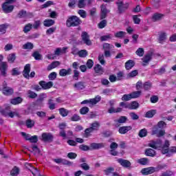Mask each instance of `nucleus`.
<instances>
[{
  "label": "nucleus",
  "instance_id": "nucleus-1",
  "mask_svg": "<svg viewBox=\"0 0 176 176\" xmlns=\"http://www.w3.org/2000/svg\"><path fill=\"white\" fill-rule=\"evenodd\" d=\"M148 146L153 148V149H160L162 155L168 153V147L170 146V141L165 140L164 143H162V140H157V141H152L148 144Z\"/></svg>",
  "mask_w": 176,
  "mask_h": 176
},
{
  "label": "nucleus",
  "instance_id": "nucleus-2",
  "mask_svg": "<svg viewBox=\"0 0 176 176\" xmlns=\"http://www.w3.org/2000/svg\"><path fill=\"white\" fill-rule=\"evenodd\" d=\"M82 24V20L76 16H72L69 17L66 21V25L67 27H78Z\"/></svg>",
  "mask_w": 176,
  "mask_h": 176
},
{
  "label": "nucleus",
  "instance_id": "nucleus-3",
  "mask_svg": "<svg viewBox=\"0 0 176 176\" xmlns=\"http://www.w3.org/2000/svg\"><path fill=\"white\" fill-rule=\"evenodd\" d=\"M100 122L98 121H95L90 124V127L85 129V133L87 137L90 135V133H93V131H98L100 129Z\"/></svg>",
  "mask_w": 176,
  "mask_h": 176
},
{
  "label": "nucleus",
  "instance_id": "nucleus-4",
  "mask_svg": "<svg viewBox=\"0 0 176 176\" xmlns=\"http://www.w3.org/2000/svg\"><path fill=\"white\" fill-rule=\"evenodd\" d=\"M116 4L117 5L118 8V12L119 14H122V13H124L127 9H129V6H130V4L129 3H124L123 1L119 0L117 2H116Z\"/></svg>",
  "mask_w": 176,
  "mask_h": 176
},
{
  "label": "nucleus",
  "instance_id": "nucleus-5",
  "mask_svg": "<svg viewBox=\"0 0 176 176\" xmlns=\"http://www.w3.org/2000/svg\"><path fill=\"white\" fill-rule=\"evenodd\" d=\"M0 113H1L3 116H8L9 118H14V115H16L15 112H12L9 105H6L4 109L0 107Z\"/></svg>",
  "mask_w": 176,
  "mask_h": 176
},
{
  "label": "nucleus",
  "instance_id": "nucleus-6",
  "mask_svg": "<svg viewBox=\"0 0 176 176\" xmlns=\"http://www.w3.org/2000/svg\"><path fill=\"white\" fill-rule=\"evenodd\" d=\"M100 101H101V96H97L94 98H91L89 100H85L82 102H81L80 104L81 105L89 104V107H93V105H96V104H98Z\"/></svg>",
  "mask_w": 176,
  "mask_h": 176
},
{
  "label": "nucleus",
  "instance_id": "nucleus-7",
  "mask_svg": "<svg viewBox=\"0 0 176 176\" xmlns=\"http://www.w3.org/2000/svg\"><path fill=\"white\" fill-rule=\"evenodd\" d=\"M3 94L4 96H12L14 93V89L10 87H8V82L6 81L3 82Z\"/></svg>",
  "mask_w": 176,
  "mask_h": 176
},
{
  "label": "nucleus",
  "instance_id": "nucleus-8",
  "mask_svg": "<svg viewBox=\"0 0 176 176\" xmlns=\"http://www.w3.org/2000/svg\"><path fill=\"white\" fill-rule=\"evenodd\" d=\"M54 136L51 133H43L41 134V141L43 142H53Z\"/></svg>",
  "mask_w": 176,
  "mask_h": 176
},
{
  "label": "nucleus",
  "instance_id": "nucleus-9",
  "mask_svg": "<svg viewBox=\"0 0 176 176\" xmlns=\"http://www.w3.org/2000/svg\"><path fill=\"white\" fill-rule=\"evenodd\" d=\"M112 56V54H111V51H104V54H100L98 56V60L99 63L102 65H105V59L104 57L106 58H108L109 57H111Z\"/></svg>",
  "mask_w": 176,
  "mask_h": 176
},
{
  "label": "nucleus",
  "instance_id": "nucleus-10",
  "mask_svg": "<svg viewBox=\"0 0 176 176\" xmlns=\"http://www.w3.org/2000/svg\"><path fill=\"white\" fill-rule=\"evenodd\" d=\"M109 10L107 9V6L105 4H102L100 6V20H104L107 18V15L109 13Z\"/></svg>",
  "mask_w": 176,
  "mask_h": 176
},
{
  "label": "nucleus",
  "instance_id": "nucleus-11",
  "mask_svg": "<svg viewBox=\"0 0 176 176\" xmlns=\"http://www.w3.org/2000/svg\"><path fill=\"white\" fill-rule=\"evenodd\" d=\"M38 84L43 90H49V89H52V87L54 85L52 81L46 82V81L43 80L40 81Z\"/></svg>",
  "mask_w": 176,
  "mask_h": 176
},
{
  "label": "nucleus",
  "instance_id": "nucleus-12",
  "mask_svg": "<svg viewBox=\"0 0 176 176\" xmlns=\"http://www.w3.org/2000/svg\"><path fill=\"white\" fill-rule=\"evenodd\" d=\"M81 38L84 43L87 46L91 45V41L90 40V36L86 32H82L81 34Z\"/></svg>",
  "mask_w": 176,
  "mask_h": 176
},
{
  "label": "nucleus",
  "instance_id": "nucleus-13",
  "mask_svg": "<svg viewBox=\"0 0 176 176\" xmlns=\"http://www.w3.org/2000/svg\"><path fill=\"white\" fill-rule=\"evenodd\" d=\"M13 9H14V6L9 5L7 3H3L2 4V10L4 13H12V12H13Z\"/></svg>",
  "mask_w": 176,
  "mask_h": 176
},
{
  "label": "nucleus",
  "instance_id": "nucleus-14",
  "mask_svg": "<svg viewBox=\"0 0 176 176\" xmlns=\"http://www.w3.org/2000/svg\"><path fill=\"white\" fill-rule=\"evenodd\" d=\"M30 72H31V65L26 64L23 71V75L26 79H30Z\"/></svg>",
  "mask_w": 176,
  "mask_h": 176
},
{
  "label": "nucleus",
  "instance_id": "nucleus-15",
  "mask_svg": "<svg viewBox=\"0 0 176 176\" xmlns=\"http://www.w3.org/2000/svg\"><path fill=\"white\" fill-rule=\"evenodd\" d=\"M141 173L143 175H149L151 174H153V173H155V167L151 166V167L144 168L142 169Z\"/></svg>",
  "mask_w": 176,
  "mask_h": 176
},
{
  "label": "nucleus",
  "instance_id": "nucleus-16",
  "mask_svg": "<svg viewBox=\"0 0 176 176\" xmlns=\"http://www.w3.org/2000/svg\"><path fill=\"white\" fill-rule=\"evenodd\" d=\"M164 134H166V131L164 130L159 131L157 126L154 127L152 131V135H157V137H163Z\"/></svg>",
  "mask_w": 176,
  "mask_h": 176
},
{
  "label": "nucleus",
  "instance_id": "nucleus-17",
  "mask_svg": "<svg viewBox=\"0 0 176 176\" xmlns=\"http://www.w3.org/2000/svg\"><path fill=\"white\" fill-rule=\"evenodd\" d=\"M6 69H8V64L6 63V62H1L0 65V71L2 76H6Z\"/></svg>",
  "mask_w": 176,
  "mask_h": 176
},
{
  "label": "nucleus",
  "instance_id": "nucleus-18",
  "mask_svg": "<svg viewBox=\"0 0 176 176\" xmlns=\"http://www.w3.org/2000/svg\"><path fill=\"white\" fill-rule=\"evenodd\" d=\"M118 162L122 166V167H125L126 168L130 167L131 166V162L127 160H123L120 158L118 160Z\"/></svg>",
  "mask_w": 176,
  "mask_h": 176
},
{
  "label": "nucleus",
  "instance_id": "nucleus-19",
  "mask_svg": "<svg viewBox=\"0 0 176 176\" xmlns=\"http://www.w3.org/2000/svg\"><path fill=\"white\" fill-rule=\"evenodd\" d=\"M152 59V54H147L142 60L143 61L142 65L143 67H146L149 64V62Z\"/></svg>",
  "mask_w": 176,
  "mask_h": 176
},
{
  "label": "nucleus",
  "instance_id": "nucleus-20",
  "mask_svg": "<svg viewBox=\"0 0 176 176\" xmlns=\"http://www.w3.org/2000/svg\"><path fill=\"white\" fill-rule=\"evenodd\" d=\"M133 127L131 126H121L119 128L118 132L120 134H126L129 133L131 130H132Z\"/></svg>",
  "mask_w": 176,
  "mask_h": 176
},
{
  "label": "nucleus",
  "instance_id": "nucleus-21",
  "mask_svg": "<svg viewBox=\"0 0 176 176\" xmlns=\"http://www.w3.org/2000/svg\"><path fill=\"white\" fill-rule=\"evenodd\" d=\"M105 146V144L104 143H91L90 144V149H101V148H104Z\"/></svg>",
  "mask_w": 176,
  "mask_h": 176
},
{
  "label": "nucleus",
  "instance_id": "nucleus-22",
  "mask_svg": "<svg viewBox=\"0 0 176 176\" xmlns=\"http://www.w3.org/2000/svg\"><path fill=\"white\" fill-rule=\"evenodd\" d=\"M71 74H72V69L71 68H69L67 69H61L59 71L60 76H67V75H71Z\"/></svg>",
  "mask_w": 176,
  "mask_h": 176
},
{
  "label": "nucleus",
  "instance_id": "nucleus-23",
  "mask_svg": "<svg viewBox=\"0 0 176 176\" xmlns=\"http://www.w3.org/2000/svg\"><path fill=\"white\" fill-rule=\"evenodd\" d=\"M164 17V14L159 12L155 13L152 16L153 21H160Z\"/></svg>",
  "mask_w": 176,
  "mask_h": 176
},
{
  "label": "nucleus",
  "instance_id": "nucleus-24",
  "mask_svg": "<svg viewBox=\"0 0 176 176\" xmlns=\"http://www.w3.org/2000/svg\"><path fill=\"white\" fill-rule=\"evenodd\" d=\"M54 162L57 164H65V165L71 164V162L63 158L54 159Z\"/></svg>",
  "mask_w": 176,
  "mask_h": 176
},
{
  "label": "nucleus",
  "instance_id": "nucleus-25",
  "mask_svg": "<svg viewBox=\"0 0 176 176\" xmlns=\"http://www.w3.org/2000/svg\"><path fill=\"white\" fill-rule=\"evenodd\" d=\"M94 69L96 72V74H98V75H102L104 74V68L100 65L97 64L94 67Z\"/></svg>",
  "mask_w": 176,
  "mask_h": 176
},
{
  "label": "nucleus",
  "instance_id": "nucleus-26",
  "mask_svg": "<svg viewBox=\"0 0 176 176\" xmlns=\"http://www.w3.org/2000/svg\"><path fill=\"white\" fill-rule=\"evenodd\" d=\"M167 164H160L156 167H154L155 173H158L160 170H164V168H167Z\"/></svg>",
  "mask_w": 176,
  "mask_h": 176
},
{
  "label": "nucleus",
  "instance_id": "nucleus-27",
  "mask_svg": "<svg viewBox=\"0 0 176 176\" xmlns=\"http://www.w3.org/2000/svg\"><path fill=\"white\" fill-rule=\"evenodd\" d=\"M145 155L151 157H155L156 156V151L152 148H147L145 151Z\"/></svg>",
  "mask_w": 176,
  "mask_h": 176
},
{
  "label": "nucleus",
  "instance_id": "nucleus-28",
  "mask_svg": "<svg viewBox=\"0 0 176 176\" xmlns=\"http://www.w3.org/2000/svg\"><path fill=\"white\" fill-rule=\"evenodd\" d=\"M10 102L12 105H18V104H21V102H23V98L18 96L15 98L11 99Z\"/></svg>",
  "mask_w": 176,
  "mask_h": 176
},
{
  "label": "nucleus",
  "instance_id": "nucleus-29",
  "mask_svg": "<svg viewBox=\"0 0 176 176\" xmlns=\"http://www.w3.org/2000/svg\"><path fill=\"white\" fill-rule=\"evenodd\" d=\"M60 65V62L56 60L52 62L50 65L47 66V71H52V69H54V68H57Z\"/></svg>",
  "mask_w": 176,
  "mask_h": 176
},
{
  "label": "nucleus",
  "instance_id": "nucleus-30",
  "mask_svg": "<svg viewBox=\"0 0 176 176\" xmlns=\"http://www.w3.org/2000/svg\"><path fill=\"white\" fill-rule=\"evenodd\" d=\"M166 39H167V33L161 32L159 36L158 42L160 43H163Z\"/></svg>",
  "mask_w": 176,
  "mask_h": 176
},
{
  "label": "nucleus",
  "instance_id": "nucleus-31",
  "mask_svg": "<svg viewBox=\"0 0 176 176\" xmlns=\"http://www.w3.org/2000/svg\"><path fill=\"white\" fill-rule=\"evenodd\" d=\"M74 87L76 89V90H83L86 86L85 85V82H78L77 83L74 84Z\"/></svg>",
  "mask_w": 176,
  "mask_h": 176
},
{
  "label": "nucleus",
  "instance_id": "nucleus-32",
  "mask_svg": "<svg viewBox=\"0 0 176 176\" xmlns=\"http://www.w3.org/2000/svg\"><path fill=\"white\" fill-rule=\"evenodd\" d=\"M140 108V103L136 101H133L129 103V109H138Z\"/></svg>",
  "mask_w": 176,
  "mask_h": 176
},
{
  "label": "nucleus",
  "instance_id": "nucleus-33",
  "mask_svg": "<svg viewBox=\"0 0 176 176\" xmlns=\"http://www.w3.org/2000/svg\"><path fill=\"white\" fill-rule=\"evenodd\" d=\"M43 25L45 27H52V25H54V20L45 19L43 22Z\"/></svg>",
  "mask_w": 176,
  "mask_h": 176
},
{
  "label": "nucleus",
  "instance_id": "nucleus-34",
  "mask_svg": "<svg viewBox=\"0 0 176 176\" xmlns=\"http://www.w3.org/2000/svg\"><path fill=\"white\" fill-rule=\"evenodd\" d=\"M109 113H118L122 112V108L118 107L115 109L113 107H111L108 110Z\"/></svg>",
  "mask_w": 176,
  "mask_h": 176
},
{
  "label": "nucleus",
  "instance_id": "nucleus-35",
  "mask_svg": "<svg viewBox=\"0 0 176 176\" xmlns=\"http://www.w3.org/2000/svg\"><path fill=\"white\" fill-rule=\"evenodd\" d=\"M134 65H135V63L133 61V60H129L125 63V68H126V69H131V68H133V67H134Z\"/></svg>",
  "mask_w": 176,
  "mask_h": 176
},
{
  "label": "nucleus",
  "instance_id": "nucleus-36",
  "mask_svg": "<svg viewBox=\"0 0 176 176\" xmlns=\"http://www.w3.org/2000/svg\"><path fill=\"white\" fill-rule=\"evenodd\" d=\"M59 113L60 115H61V116L65 118V116H68V113H69V111L64 108H60L59 109Z\"/></svg>",
  "mask_w": 176,
  "mask_h": 176
},
{
  "label": "nucleus",
  "instance_id": "nucleus-37",
  "mask_svg": "<svg viewBox=\"0 0 176 176\" xmlns=\"http://www.w3.org/2000/svg\"><path fill=\"white\" fill-rule=\"evenodd\" d=\"M31 30H32V24L28 23L23 28V32L25 34H28V32H30Z\"/></svg>",
  "mask_w": 176,
  "mask_h": 176
},
{
  "label": "nucleus",
  "instance_id": "nucleus-38",
  "mask_svg": "<svg viewBox=\"0 0 176 176\" xmlns=\"http://www.w3.org/2000/svg\"><path fill=\"white\" fill-rule=\"evenodd\" d=\"M16 17H18V19H24V17H27V11L23 10L19 11Z\"/></svg>",
  "mask_w": 176,
  "mask_h": 176
},
{
  "label": "nucleus",
  "instance_id": "nucleus-39",
  "mask_svg": "<svg viewBox=\"0 0 176 176\" xmlns=\"http://www.w3.org/2000/svg\"><path fill=\"white\" fill-rule=\"evenodd\" d=\"M111 49H113V45H111L108 43H104L103 44V50H104V52L111 50Z\"/></svg>",
  "mask_w": 176,
  "mask_h": 176
},
{
  "label": "nucleus",
  "instance_id": "nucleus-40",
  "mask_svg": "<svg viewBox=\"0 0 176 176\" xmlns=\"http://www.w3.org/2000/svg\"><path fill=\"white\" fill-rule=\"evenodd\" d=\"M23 49H25V50H31L34 49V44H32V43L28 42L23 45Z\"/></svg>",
  "mask_w": 176,
  "mask_h": 176
},
{
  "label": "nucleus",
  "instance_id": "nucleus-41",
  "mask_svg": "<svg viewBox=\"0 0 176 176\" xmlns=\"http://www.w3.org/2000/svg\"><path fill=\"white\" fill-rule=\"evenodd\" d=\"M26 126L28 129H32V127H34V126H35V121H34L31 119H28L26 121Z\"/></svg>",
  "mask_w": 176,
  "mask_h": 176
},
{
  "label": "nucleus",
  "instance_id": "nucleus-42",
  "mask_svg": "<svg viewBox=\"0 0 176 176\" xmlns=\"http://www.w3.org/2000/svg\"><path fill=\"white\" fill-rule=\"evenodd\" d=\"M142 92L141 91H136L131 93V96L132 98H138L139 97H141V94Z\"/></svg>",
  "mask_w": 176,
  "mask_h": 176
},
{
  "label": "nucleus",
  "instance_id": "nucleus-43",
  "mask_svg": "<svg viewBox=\"0 0 176 176\" xmlns=\"http://www.w3.org/2000/svg\"><path fill=\"white\" fill-rule=\"evenodd\" d=\"M151 3L155 9L160 8V0H152Z\"/></svg>",
  "mask_w": 176,
  "mask_h": 176
},
{
  "label": "nucleus",
  "instance_id": "nucleus-44",
  "mask_svg": "<svg viewBox=\"0 0 176 176\" xmlns=\"http://www.w3.org/2000/svg\"><path fill=\"white\" fill-rule=\"evenodd\" d=\"M48 105L49 108L51 110L56 109V103H54V101L53 99H49L48 100Z\"/></svg>",
  "mask_w": 176,
  "mask_h": 176
},
{
  "label": "nucleus",
  "instance_id": "nucleus-45",
  "mask_svg": "<svg viewBox=\"0 0 176 176\" xmlns=\"http://www.w3.org/2000/svg\"><path fill=\"white\" fill-rule=\"evenodd\" d=\"M7 59L8 63H14V60H16V54H10Z\"/></svg>",
  "mask_w": 176,
  "mask_h": 176
},
{
  "label": "nucleus",
  "instance_id": "nucleus-46",
  "mask_svg": "<svg viewBox=\"0 0 176 176\" xmlns=\"http://www.w3.org/2000/svg\"><path fill=\"white\" fill-rule=\"evenodd\" d=\"M148 131H146V129H143L140 131L138 135L139 137H140V138H144V137H146Z\"/></svg>",
  "mask_w": 176,
  "mask_h": 176
},
{
  "label": "nucleus",
  "instance_id": "nucleus-47",
  "mask_svg": "<svg viewBox=\"0 0 176 176\" xmlns=\"http://www.w3.org/2000/svg\"><path fill=\"white\" fill-rule=\"evenodd\" d=\"M170 153H176V146H169L168 147V152L166 153V156L170 157Z\"/></svg>",
  "mask_w": 176,
  "mask_h": 176
},
{
  "label": "nucleus",
  "instance_id": "nucleus-48",
  "mask_svg": "<svg viewBox=\"0 0 176 176\" xmlns=\"http://www.w3.org/2000/svg\"><path fill=\"white\" fill-rule=\"evenodd\" d=\"M65 50H67L66 48H63V50H61V48H57L54 52L55 55L60 56V54L65 53Z\"/></svg>",
  "mask_w": 176,
  "mask_h": 176
},
{
  "label": "nucleus",
  "instance_id": "nucleus-49",
  "mask_svg": "<svg viewBox=\"0 0 176 176\" xmlns=\"http://www.w3.org/2000/svg\"><path fill=\"white\" fill-rule=\"evenodd\" d=\"M148 162L149 160H148V158H142L138 160V163H139V164H142V166H145Z\"/></svg>",
  "mask_w": 176,
  "mask_h": 176
},
{
  "label": "nucleus",
  "instance_id": "nucleus-50",
  "mask_svg": "<svg viewBox=\"0 0 176 176\" xmlns=\"http://www.w3.org/2000/svg\"><path fill=\"white\" fill-rule=\"evenodd\" d=\"M156 113V111L155 110H150L147 111L145 114L146 118H153V116H155Z\"/></svg>",
  "mask_w": 176,
  "mask_h": 176
},
{
  "label": "nucleus",
  "instance_id": "nucleus-51",
  "mask_svg": "<svg viewBox=\"0 0 176 176\" xmlns=\"http://www.w3.org/2000/svg\"><path fill=\"white\" fill-rule=\"evenodd\" d=\"M89 111H90L89 107H83L80 109V113L81 115H86L87 113H89Z\"/></svg>",
  "mask_w": 176,
  "mask_h": 176
},
{
  "label": "nucleus",
  "instance_id": "nucleus-52",
  "mask_svg": "<svg viewBox=\"0 0 176 176\" xmlns=\"http://www.w3.org/2000/svg\"><path fill=\"white\" fill-rule=\"evenodd\" d=\"M86 6V0H78V8L80 9H83Z\"/></svg>",
  "mask_w": 176,
  "mask_h": 176
},
{
  "label": "nucleus",
  "instance_id": "nucleus-53",
  "mask_svg": "<svg viewBox=\"0 0 176 176\" xmlns=\"http://www.w3.org/2000/svg\"><path fill=\"white\" fill-rule=\"evenodd\" d=\"M47 98V95L45 93L40 94L38 98L37 99L38 102H42L45 98Z\"/></svg>",
  "mask_w": 176,
  "mask_h": 176
},
{
  "label": "nucleus",
  "instance_id": "nucleus-54",
  "mask_svg": "<svg viewBox=\"0 0 176 176\" xmlns=\"http://www.w3.org/2000/svg\"><path fill=\"white\" fill-rule=\"evenodd\" d=\"M32 56L36 60H42V55L38 52H34Z\"/></svg>",
  "mask_w": 176,
  "mask_h": 176
},
{
  "label": "nucleus",
  "instance_id": "nucleus-55",
  "mask_svg": "<svg viewBox=\"0 0 176 176\" xmlns=\"http://www.w3.org/2000/svg\"><path fill=\"white\" fill-rule=\"evenodd\" d=\"M8 28V25L5 24L0 25V33L3 35V34H6V30Z\"/></svg>",
  "mask_w": 176,
  "mask_h": 176
},
{
  "label": "nucleus",
  "instance_id": "nucleus-56",
  "mask_svg": "<svg viewBox=\"0 0 176 176\" xmlns=\"http://www.w3.org/2000/svg\"><path fill=\"white\" fill-rule=\"evenodd\" d=\"M131 99H133V98L131 96V94H124L122 97V101H130V100H131Z\"/></svg>",
  "mask_w": 176,
  "mask_h": 176
},
{
  "label": "nucleus",
  "instance_id": "nucleus-57",
  "mask_svg": "<svg viewBox=\"0 0 176 176\" xmlns=\"http://www.w3.org/2000/svg\"><path fill=\"white\" fill-rule=\"evenodd\" d=\"M151 88H152V83H151L150 82H146L144 83L143 89H144V90H151Z\"/></svg>",
  "mask_w": 176,
  "mask_h": 176
},
{
  "label": "nucleus",
  "instance_id": "nucleus-58",
  "mask_svg": "<svg viewBox=\"0 0 176 176\" xmlns=\"http://www.w3.org/2000/svg\"><path fill=\"white\" fill-rule=\"evenodd\" d=\"M155 74L157 75H163V74H166V67H161L160 69L155 70Z\"/></svg>",
  "mask_w": 176,
  "mask_h": 176
},
{
  "label": "nucleus",
  "instance_id": "nucleus-59",
  "mask_svg": "<svg viewBox=\"0 0 176 176\" xmlns=\"http://www.w3.org/2000/svg\"><path fill=\"white\" fill-rule=\"evenodd\" d=\"M124 35H126V32L120 31L118 32L115 33L114 36H116V38H123Z\"/></svg>",
  "mask_w": 176,
  "mask_h": 176
},
{
  "label": "nucleus",
  "instance_id": "nucleus-60",
  "mask_svg": "<svg viewBox=\"0 0 176 176\" xmlns=\"http://www.w3.org/2000/svg\"><path fill=\"white\" fill-rule=\"evenodd\" d=\"M174 173L171 170H166L161 173L160 176H173Z\"/></svg>",
  "mask_w": 176,
  "mask_h": 176
},
{
  "label": "nucleus",
  "instance_id": "nucleus-61",
  "mask_svg": "<svg viewBox=\"0 0 176 176\" xmlns=\"http://www.w3.org/2000/svg\"><path fill=\"white\" fill-rule=\"evenodd\" d=\"M135 54H137V56H139V57H142V56H144V48H138L136 50Z\"/></svg>",
  "mask_w": 176,
  "mask_h": 176
},
{
  "label": "nucleus",
  "instance_id": "nucleus-62",
  "mask_svg": "<svg viewBox=\"0 0 176 176\" xmlns=\"http://www.w3.org/2000/svg\"><path fill=\"white\" fill-rule=\"evenodd\" d=\"M19 171H20V170L19 169V168L17 167H14L10 172V174L12 176H16L19 174Z\"/></svg>",
  "mask_w": 176,
  "mask_h": 176
},
{
  "label": "nucleus",
  "instance_id": "nucleus-63",
  "mask_svg": "<svg viewBox=\"0 0 176 176\" xmlns=\"http://www.w3.org/2000/svg\"><path fill=\"white\" fill-rule=\"evenodd\" d=\"M105 27H107V20L103 19L98 24V28H100V29H102V28H105Z\"/></svg>",
  "mask_w": 176,
  "mask_h": 176
},
{
  "label": "nucleus",
  "instance_id": "nucleus-64",
  "mask_svg": "<svg viewBox=\"0 0 176 176\" xmlns=\"http://www.w3.org/2000/svg\"><path fill=\"white\" fill-rule=\"evenodd\" d=\"M79 57L85 58L87 56V51L82 50L78 52Z\"/></svg>",
  "mask_w": 176,
  "mask_h": 176
}]
</instances>
